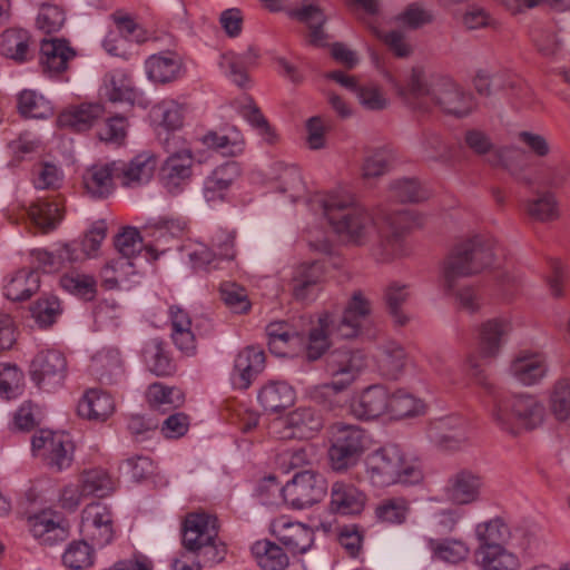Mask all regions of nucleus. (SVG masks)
<instances>
[{
  "label": "nucleus",
  "mask_w": 570,
  "mask_h": 570,
  "mask_svg": "<svg viewBox=\"0 0 570 570\" xmlns=\"http://www.w3.org/2000/svg\"><path fill=\"white\" fill-rule=\"evenodd\" d=\"M265 367L263 350L249 346L238 353L232 373V384L235 389L246 390Z\"/></svg>",
  "instance_id": "28"
},
{
  "label": "nucleus",
  "mask_w": 570,
  "mask_h": 570,
  "mask_svg": "<svg viewBox=\"0 0 570 570\" xmlns=\"http://www.w3.org/2000/svg\"><path fill=\"white\" fill-rule=\"evenodd\" d=\"M425 543L432 554V558L440 560L442 562L455 564L461 561H464L470 554V547L462 539L425 538Z\"/></svg>",
  "instance_id": "41"
},
{
  "label": "nucleus",
  "mask_w": 570,
  "mask_h": 570,
  "mask_svg": "<svg viewBox=\"0 0 570 570\" xmlns=\"http://www.w3.org/2000/svg\"><path fill=\"white\" fill-rule=\"evenodd\" d=\"M31 256L33 263L47 273L57 272L68 264L79 263L78 252L68 243L58 244L51 250L33 249Z\"/></svg>",
  "instance_id": "39"
},
{
  "label": "nucleus",
  "mask_w": 570,
  "mask_h": 570,
  "mask_svg": "<svg viewBox=\"0 0 570 570\" xmlns=\"http://www.w3.org/2000/svg\"><path fill=\"white\" fill-rule=\"evenodd\" d=\"M426 434L442 450H459L470 439L469 423L456 414L439 417L429 424Z\"/></svg>",
  "instance_id": "17"
},
{
  "label": "nucleus",
  "mask_w": 570,
  "mask_h": 570,
  "mask_svg": "<svg viewBox=\"0 0 570 570\" xmlns=\"http://www.w3.org/2000/svg\"><path fill=\"white\" fill-rule=\"evenodd\" d=\"M425 401L413 393L399 389L390 395L389 416L395 420L421 416L426 413Z\"/></svg>",
  "instance_id": "44"
},
{
  "label": "nucleus",
  "mask_w": 570,
  "mask_h": 570,
  "mask_svg": "<svg viewBox=\"0 0 570 570\" xmlns=\"http://www.w3.org/2000/svg\"><path fill=\"white\" fill-rule=\"evenodd\" d=\"M549 410L558 422L570 421V377H559L548 393Z\"/></svg>",
  "instance_id": "60"
},
{
  "label": "nucleus",
  "mask_w": 570,
  "mask_h": 570,
  "mask_svg": "<svg viewBox=\"0 0 570 570\" xmlns=\"http://www.w3.org/2000/svg\"><path fill=\"white\" fill-rule=\"evenodd\" d=\"M31 449L35 456L56 471L70 468L73 461V443L65 432L40 430L32 436Z\"/></svg>",
  "instance_id": "10"
},
{
  "label": "nucleus",
  "mask_w": 570,
  "mask_h": 570,
  "mask_svg": "<svg viewBox=\"0 0 570 570\" xmlns=\"http://www.w3.org/2000/svg\"><path fill=\"white\" fill-rule=\"evenodd\" d=\"M170 336L175 346L186 356L196 353V337L193 322L187 311L179 306L169 308Z\"/></svg>",
  "instance_id": "35"
},
{
  "label": "nucleus",
  "mask_w": 570,
  "mask_h": 570,
  "mask_svg": "<svg viewBox=\"0 0 570 570\" xmlns=\"http://www.w3.org/2000/svg\"><path fill=\"white\" fill-rule=\"evenodd\" d=\"M272 532L294 553H305L314 542V533L308 527L293 522L285 517H281L272 523Z\"/></svg>",
  "instance_id": "26"
},
{
  "label": "nucleus",
  "mask_w": 570,
  "mask_h": 570,
  "mask_svg": "<svg viewBox=\"0 0 570 570\" xmlns=\"http://www.w3.org/2000/svg\"><path fill=\"white\" fill-rule=\"evenodd\" d=\"M90 370L100 381L112 383L122 373L120 353L114 347H104L92 357Z\"/></svg>",
  "instance_id": "48"
},
{
  "label": "nucleus",
  "mask_w": 570,
  "mask_h": 570,
  "mask_svg": "<svg viewBox=\"0 0 570 570\" xmlns=\"http://www.w3.org/2000/svg\"><path fill=\"white\" fill-rule=\"evenodd\" d=\"M138 277L134 261L122 256L109 261L101 269L102 285L108 289H129Z\"/></svg>",
  "instance_id": "37"
},
{
  "label": "nucleus",
  "mask_w": 570,
  "mask_h": 570,
  "mask_svg": "<svg viewBox=\"0 0 570 570\" xmlns=\"http://www.w3.org/2000/svg\"><path fill=\"white\" fill-rule=\"evenodd\" d=\"M430 100L443 112L455 117H465L474 108L473 96L444 75L433 78Z\"/></svg>",
  "instance_id": "13"
},
{
  "label": "nucleus",
  "mask_w": 570,
  "mask_h": 570,
  "mask_svg": "<svg viewBox=\"0 0 570 570\" xmlns=\"http://www.w3.org/2000/svg\"><path fill=\"white\" fill-rule=\"evenodd\" d=\"M77 410L85 419L105 421L114 413L115 402L108 393L90 389L80 399Z\"/></svg>",
  "instance_id": "40"
},
{
  "label": "nucleus",
  "mask_w": 570,
  "mask_h": 570,
  "mask_svg": "<svg viewBox=\"0 0 570 570\" xmlns=\"http://www.w3.org/2000/svg\"><path fill=\"white\" fill-rule=\"evenodd\" d=\"M493 248V238L482 234L458 244L444 266V289L450 294L458 278L473 276L491 267L494 263Z\"/></svg>",
  "instance_id": "4"
},
{
  "label": "nucleus",
  "mask_w": 570,
  "mask_h": 570,
  "mask_svg": "<svg viewBox=\"0 0 570 570\" xmlns=\"http://www.w3.org/2000/svg\"><path fill=\"white\" fill-rule=\"evenodd\" d=\"M216 518L204 512H195L186 517L183 533V542L186 549L199 552L206 561H222L225 549L216 544Z\"/></svg>",
  "instance_id": "8"
},
{
  "label": "nucleus",
  "mask_w": 570,
  "mask_h": 570,
  "mask_svg": "<svg viewBox=\"0 0 570 570\" xmlns=\"http://www.w3.org/2000/svg\"><path fill=\"white\" fill-rule=\"evenodd\" d=\"M27 214L32 224L45 233L55 229L63 218L62 207L57 200H39L27 209Z\"/></svg>",
  "instance_id": "54"
},
{
  "label": "nucleus",
  "mask_w": 570,
  "mask_h": 570,
  "mask_svg": "<svg viewBox=\"0 0 570 570\" xmlns=\"http://www.w3.org/2000/svg\"><path fill=\"white\" fill-rule=\"evenodd\" d=\"M366 366L367 358L361 350L332 351L326 357V373L331 376V382L315 386L311 396L317 402H325L327 396L350 386Z\"/></svg>",
  "instance_id": "7"
},
{
  "label": "nucleus",
  "mask_w": 570,
  "mask_h": 570,
  "mask_svg": "<svg viewBox=\"0 0 570 570\" xmlns=\"http://www.w3.org/2000/svg\"><path fill=\"white\" fill-rule=\"evenodd\" d=\"M36 42L22 28H9L0 35V55L17 63H26L35 57Z\"/></svg>",
  "instance_id": "27"
},
{
  "label": "nucleus",
  "mask_w": 570,
  "mask_h": 570,
  "mask_svg": "<svg viewBox=\"0 0 570 570\" xmlns=\"http://www.w3.org/2000/svg\"><path fill=\"white\" fill-rule=\"evenodd\" d=\"M323 426L322 416L311 407H298L273 421L271 432L278 439H308Z\"/></svg>",
  "instance_id": "16"
},
{
  "label": "nucleus",
  "mask_w": 570,
  "mask_h": 570,
  "mask_svg": "<svg viewBox=\"0 0 570 570\" xmlns=\"http://www.w3.org/2000/svg\"><path fill=\"white\" fill-rule=\"evenodd\" d=\"M203 141L224 156H238L245 149L244 137L235 127H228L223 131H210L204 136Z\"/></svg>",
  "instance_id": "57"
},
{
  "label": "nucleus",
  "mask_w": 570,
  "mask_h": 570,
  "mask_svg": "<svg viewBox=\"0 0 570 570\" xmlns=\"http://www.w3.org/2000/svg\"><path fill=\"white\" fill-rule=\"evenodd\" d=\"M326 490L327 483L322 474L304 470L282 487V499L294 509H305L318 502Z\"/></svg>",
  "instance_id": "11"
},
{
  "label": "nucleus",
  "mask_w": 570,
  "mask_h": 570,
  "mask_svg": "<svg viewBox=\"0 0 570 570\" xmlns=\"http://www.w3.org/2000/svg\"><path fill=\"white\" fill-rule=\"evenodd\" d=\"M293 17L307 24L311 45L322 47L326 43L327 36L323 30L326 18L318 4L311 0H305L301 8L293 11Z\"/></svg>",
  "instance_id": "43"
},
{
  "label": "nucleus",
  "mask_w": 570,
  "mask_h": 570,
  "mask_svg": "<svg viewBox=\"0 0 570 570\" xmlns=\"http://www.w3.org/2000/svg\"><path fill=\"white\" fill-rule=\"evenodd\" d=\"M116 169L114 160L110 163H97L82 174V187L94 198H106L116 188Z\"/></svg>",
  "instance_id": "30"
},
{
  "label": "nucleus",
  "mask_w": 570,
  "mask_h": 570,
  "mask_svg": "<svg viewBox=\"0 0 570 570\" xmlns=\"http://www.w3.org/2000/svg\"><path fill=\"white\" fill-rule=\"evenodd\" d=\"M40 287V277L33 269H20L3 283V295L12 302L29 299Z\"/></svg>",
  "instance_id": "38"
},
{
  "label": "nucleus",
  "mask_w": 570,
  "mask_h": 570,
  "mask_svg": "<svg viewBox=\"0 0 570 570\" xmlns=\"http://www.w3.org/2000/svg\"><path fill=\"white\" fill-rule=\"evenodd\" d=\"M417 155L426 161L445 163L451 158V147L443 136L433 129L421 132L416 142Z\"/></svg>",
  "instance_id": "46"
},
{
  "label": "nucleus",
  "mask_w": 570,
  "mask_h": 570,
  "mask_svg": "<svg viewBox=\"0 0 570 570\" xmlns=\"http://www.w3.org/2000/svg\"><path fill=\"white\" fill-rule=\"evenodd\" d=\"M158 165V156L150 150L140 151L129 160H114L118 183L130 189L148 185L153 180Z\"/></svg>",
  "instance_id": "15"
},
{
  "label": "nucleus",
  "mask_w": 570,
  "mask_h": 570,
  "mask_svg": "<svg viewBox=\"0 0 570 570\" xmlns=\"http://www.w3.org/2000/svg\"><path fill=\"white\" fill-rule=\"evenodd\" d=\"M364 465L365 476L375 488L394 484L412 485L423 480L420 465L407 459L395 444H387L368 453Z\"/></svg>",
  "instance_id": "3"
},
{
  "label": "nucleus",
  "mask_w": 570,
  "mask_h": 570,
  "mask_svg": "<svg viewBox=\"0 0 570 570\" xmlns=\"http://www.w3.org/2000/svg\"><path fill=\"white\" fill-rule=\"evenodd\" d=\"M107 236V223L105 219L94 222L80 240L68 243L78 252L79 263L97 257L101 244Z\"/></svg>",
  "instance_id": "58"
},
{
  "label": "nucleus",
  "mask_w": 570,
  "mask_h": 570,
  "mask_svg": "<svg viewBox=\"0 0 570 570\" xmlns=\"http://www.w3.org/2000/svg\"><path fill=\"white\" fill-rule=\"evenodd\" d=\"M252 552L264 570H284L288 566V557L284 550L267 540L257 541L252 547Z\"/></svg>",
  "instance_id": "63"
},
{
  "label": "nucleus",
  "mask_w": 570,
  "mask_h": 570,
  "mask_svg": "<svg viewBox=\"0 0 570 570\" xmlns=\"http://www.w3.org/2000/svg\"><path fill=\"white\" fill-rule=\"evenodd\" d=\"M147 400L155 410L167 412L184 403L183 392L163 383H154L147 390Z\"/></svg>",
  "instance_id": "64"
},
{
  "label": "nucleus",
  "mask_w": 570,
  "mask_h": 570,
  "mask_svg": "<svg viewBox=\"0 0 570 570\" xmlns=\"http://www.w3.org/2000/svg\"><path fill=\"white\" fill-rule=\"evenodd\" d=\"M374 358L382 376L396 379L405 365L406 354L396 342H386L379 347Z\"/></svg>",
  "instance_id": "45"
},
{
  "label": "nucleus",
  "mask_w": 570,
  "mask_h": 570,
  "mask_svg": "<svg viewBox=\"0 0 570 570\" xmlns=\"http://www.w3.org/2000/svg\"><path fill=\"white\" fill-rule=\"evenodd\" d=\"M101 95L112 102H132L136 98L132 81L122 70H114L105 76Z\"/></svg>",
  "instance_id": "51"
},
{
  "label": "nucleus",
  "mask_w": 570,
  "mask_h": 570,
  "mask_svg": "<svg viewBox=\"0 0 570 570\" xmlns=\"http://www.w3.org/2000/svg\"><path fill=\"white\" fill-rule=\"evenodd\" d=\"M465 142L474 153L488 155V161L493 166H503L511 169L517 163V159L522 155L521 151L513 146L494 149L488 135L478 129L466 131Z\"/></svg>",
  "instance_id": "25"
},
{
  "label": "nucleus",
  "mask_w": 570,
  "mask_h": 570,
  "mask_svg": "<svg viewBox=\"0 0 570 570\" xmlns=\"http://www.w3.org/2000/svg\"><path fill=\"white\" fill-rule=\"evenodd\" d=\"M374 444L372 435L356 424L336 422L328 429V461L336 472L356 466Z\"/></svg>",
  "instance_id": "6"
},
{
  "label": "nucleus",
  "mask_w": 570,
  "mask_h": 570,
  "mask_svg": "<svg viewBox=\"0 0 570 570\" xmlns=\"http://www.w3.org/2000/svg\"><path fill=\"white\" fill-rule=\"evenodd\" d=\"M80 533L92 546L104 548L115 538L114 513L101 502L88 504L81 512Z\"/></svg>",
  "instance_id": "14"
},
{
  "label": "nucleus",
  "mask_w": 570,
  "mask_h": 570,
  "mask_svg": "<svg viewBox=\"0 0 570 570\" xmlns=\"http://www.w3.org/2000/svg\"><path fill=\"white\" fill-rule=\"evenodd\" d=\"M32 535L45 544H53L68 535V523L57 511L42 510L28 519Z\"/></svg>",
  "instance_id": "24"
},
{
  "label": "nucleus",
  "mask_w": 570,
  "mask_h": 570,
  "mask_svg": "<svg viewBox=\"0 0 570 570\" xmlns=\"http://www.w3.org/2000/svg\"><path fill=\"white\" fill-rule=\"evenodd\" d=\"M142 360L147 368L157 376L169 375L174 372V365L163 343L153 338L145 343L141 351Z\"/></svg>",
  "instance_id": "62"
},
{
  "label": "nucleus",
  "mask_w": 570,
  "mask_h": 570,
  "mask_svg": "<svg viewBox=\"0 0 570 570\" xmlns=\"http://www.w3.org/2000/svg\"><path fill=\"white\" fill-rule=\"evenodd\" d=\"M309 205L313 210L322 214L333 232L345 243L362 246L375 239L373 255L382 263L406 256L410 250L403 234L411 227L421 226L424 220L421 214L413 210L376 217L344 189L317 194Z\"/></svg>",
  "instance_id": "1"
},
{
  "label": "nucleus",
  "mask_w": 570,
  "mask_h": 570,
  "mask_svg": "<svg viewBox=\"0 0 570 570\" xmlns=\"http://www.w3.org/2000/svg\"><path fill=\"white\" fill-rule=\"evenodd\" d=\"M507 373L521 386L540 385L550 374L548 355L538 350H520L511 358Z\"/></svg>",
  "instance_id": "12"
},
{
  "label": "nucleus",
  "mask_w": 570,
  "mask_h": 570,
  "mask_svg": "<svg viewBox=\"0 0 570 570\" xmlns=\"http://www.w3.org/2000/svg\"><path fill=\"white\" fill-rule=\"evenodd\" d=\"M391 392L382 384L370 385L355 393L350 402L351 414L360 420L389 415Z\"/></svg>",
  "instance_id": "19"
},
{
  "label": "nucleus",
  "mask_w": 570,
  "mask_h": 570,
  "mask_svg": "<svg viewBox=\"0 0 570 570\" xmlns=\"http://www.w3.org/2000/svg\"><path fill=\"white\" fill-rule=\"evenodd\" d=\"M145 69L148 78L159 83L175 81L185 73L183 58L174 51L151 55L145 61Z\"/></svg>",
  "instance_id": "29"
},
{
  "label": "nucleus",
  "mask_w": 570,
  "mask_h": 570,
  "mask_svg": "<svg viewBox=\"0 0 570 570\" xmlns=\"http://www.w3.org/2000/svg\"><path fill=\"white\" fill-rule=\"evenodd\" d=\"M68 375L65 354L55 348L40 350L29 366L31 382L42 392L52 393L60 390Z\"/></svg>",
  "instance_id": "9"
},
{
  "label": "nucleus",
  "mask_w": 570,
  "mask_h": 570,
  "mask_svg": "<svg viewBox=\"0 0 570 570\" xmlns=\"http://www.w3.org/2000/svg\"><path fill=\"white\" fill-rule=\"evenodd\" d=\"M473 83L475 90L482 96L492 95V88H501L510 90L514 98L525 102L533 94L519 76L505 71L491 76L487 70H479Z\"/></svg>",
  "instance_id": "22"
},
{
  "label": "nucleus",
  "mask_w": 570,
  "mask_h": 570,
  "mask_svg": "<svg viewBox=\"0 0 570 570\" xmlns=\"http://www.w3.org/2000/svg\"><path fill=\"white\" fill-rule=\"evenodd\" d=\"M438 73L431 75L429 78L423 67L415 66L411 69L405 83L390 71L383 73L386 82L392 87L401 98L413 96L414 98H431L432 80Z\"/></svg>",
  "instance_id": "31"
},
{
  "label": "nucleus",
  "mask_w": 570,
  "mask_h": 570,
  "mask_svg": "<svg viewBox=\"0 0 570 570\" xmlns=\"http://www.w3.org/2000/svg\"><path fill=\"white\" fill-rule=\"evenodd\" d=\"M366 494L354 484L337 481L331 488L330 509L341 515H355L363 511Z\"/></svg>",
  "instance_id": "32"
},
{
  "label": "nucleus",
  "mask_w": 570,
  "mask_h": 570,
  "mask_svg": "<svg viewBox=\"0 0 570 570\" xmlns=\"http://www.w3.org/2000/svg\"><path fill=\"white\" fill-rule=\"evenodd\" d=\"M482 487L483 481L479 473L461 469L449 476L444 493L452 503L468 505L480 500Z\"/></svg>",
  "instance_id": "21"
},
{
  "label": "nucleus",
  "mask_w": 570,
  "mask_h": 570,
  "mask_svg": "<svg viewBox=\"0 0 570 570\" xmlns=\"http://www.w3.org/2000/svg\"><path fill=\"white\" fill-rule=\"evenodd\" d=\"M237 108L242 117L256 130L257 135L265 142L272 145L277 140L275 130L250 97H243Z\"/></svg>",
  "instance_id": "61"
},
{
  "label": "nucleus",
  "mask_w": 570,
  "mask_h": 570,
  "mask_svg": "<svg viewBox=\"0 0 570 570\" xmlns=\"http://www.w3.org/2000/svg\"><path fill=\"white\" fill-rule=\"evenodd\" d=\"M276 189L286 194L292 203L297 202L305 195V184L299 169L294 165H275Z\"/></svg>",
  "instance_id": "56"
},
{
  "label": "nucleus",
  "mask_w": 570,
  "mask_h": 570,
  "mask_svg": "<svg viewBox=\"0 0 570 570\" xmlns=\"http://www.w3.org/2000/svg\"><path fill=\"white\" fill-rule=\"evenodd\" d=\"M75 55V50L65 39L51 38L41 41L40 65L45 72L57 75L65 71Z\"/></svg>",
  "instance_id": "34"
},
{
  "label": "nucleus",
  "mask_w": 570,
  "mask_h": 570,
  "mask_svg": "<svg viewBox=\"0 0 570 570\" xmlns=\"http://www.w3.org/2000/svg\"><path fill=\"white\" fill-rule=\"evenodd\" d=\"M491 417L500 430L518 435L540 428L546 421L547 409L538 396L520 393L497 402Z\"/></svg>",
  "instance_id": "5"
},
{
  "label": "nucleus",
  "mask_w": 570,
  "mask_h": 570,
  "mask_svg": "<svg viewBox=\"0 0 570 570\" xmlns=\"http://www.w3.org/2000/svg\"><path fill=\"white\" fill-rule=\"evenodd\" d=\"M239 176V167L236 163H226L205 179L204 197L210 206L223 202L235 179Z\"/></svg>",
  "instance_id": "36"
},
{
  "label": "nucleus",
  "mask_w": 570,
  "mask_h": 570,
  "mask_svg": "<svg viewBox=\"0 0 570 570\" xmlns=\"http://www.w3.org/2000/svg\"><path fill=\"white\" fill-rule=\"evenodd\" d=\"M104 108L99 104H82L61 112L58 118L60 126L73 128L77 131L89 129L102 117Z\"/></svg>",
  "instance_id": "50"
},
{
  "label": "nucleus",
  "mask_w": 570,
  "mask_h": 570,
  "mask_svg": "<svg viewBox=\"0 0 570 570\" xmlns=\"http://www.w3.org/2000/svg\"><path fill=\"white\" fill-rule=\"evenodd\" d=\"M478 543L475 551H483L499 546H504L509 534V528L501 518H492L478 522L473 529Z\"/></svg>",
  "instance_id": "42"
},
{
  "label": "nucleus",
  "mask_w": 570,
  "mask_h": 570,
  "mask_svg": "<svg viewBox=\"0 0 570 570\" xmlns=\"http://www.w3.org/2000/svg\"><path fill=\"white\" fill-rule=\"evenodd\" d=\"M295 391L286 382L272 381L264 385L258 393V401L266 411L276 412L292 405Z\"/></svg>",
  "instance_id": "49"
},
{
  "label": "nucleus",
  "mask_w": 570,
  "mask_h": 570,
  "mask_svg": "<svg viewBox=\"0 0 570 570\" xmlns=\"http://www.w3.org/2000/svg\"><path fill=\"white\" fill-rule=\"evenodd\" d=\"M193 156L188 150L169 156L160 168L164 188L173 195L181 193L191 178Z\"/></svg>",
  "instance_id": "23"
},
{
  "label": "nucleus",
  "mask_w": 570,
  "mask_h": 570,
  "mask_svg": "<svg viewBox=\"0 0 570 570\" xmlns=\"http://www.w3.org/2000/svg\"><path fill=\"white\" fill-rule=\"evenodd\" d=\"M360 107L368 112H382L391 106V98L384 87L374 80L360 82L354 91Z\"/></svg>",
  "instance_id": "47"
},
{
  "label": "nucleus",
  "mask_w": 570,
  "mask_h": 570,
  "mask_svg": "<svg viewBox=\"0 0 570 570\" xmlns=\"http://www.w3.org/2000/svg\"><path fill=\"white\" fill-rule=\"evenodd\" d=\"M371 311L370 301L356 292L341 315H321L307 337L286 322L269 323L266 327L269 351L277 356H294L304 352L308 360H317L328 348L331 338L358 336L368 323Z\"/></svg>",
  "instance_id": "2"
},
{
  "label": "nucleus",
  "mask_w": 570,
  "mask_h": 570,
  "mask_svg": "<svg viewBox=\"0 0 570 570\" xmlns=\"http://www.w3.org/2000/svg\"><path fill=\"white\" fill-rule=\"evenodd\" d=\"M512 330V320L508 315H498L482 322L478 335L481 355L490 358L500 355Z\"/></svg>",
  "instance_id": "20"
},
{
  "label": "nucleus",
  "mask_w": 570,
  "mask_h": 570,
  "mask_svg": "<svg viewBox=\"0 0 570 570\" xmlns=\"http://www.w3.org/2000/svg\"><path fill=\"white\" fill-rule=\"evenodd\" d=\"M474 558L480 570H519L520 568L518 556L504 546L474 551Z\"/></svg>",
  "instance_id": "55"
},
{
  "label": "nucleus",
  "mask_w": 570,
  "mask_h": 570,
  "mask_svg": "<svg viewBox=\"0 0 570 570\" xmlns=\"http://www.w3.org/2000/svg\"><path fill=\"white\" fill-rule=\"evenodd\" d=\"M322 274V266L317 262L297 265L292 272L289 282L293 297L301 302L313 299L316 296Z\"/></svg>",
  "instance_id": "33"
},
{
  "label": "nucleus",
  "mask_w": 570,
  "mask_h": 570,
  "mask_svg": "<svg viewBox=\"0 0 570 570\" xmlns=\"http://www.w3.org/2000/svg\"><path fill=\"white\" fill-rule=\"evenodd\" d=\"M82 491L89 497L105 498L115 492L117 482L115 478L102 468H92L82 471L78 476Z\"/></svg>",
  "instance_id": "52"
},
{
  "label": "nucleus",
  "mask_w": 570,
  "mask_h": 570,
  "mask_svg": "<svg viewBox=\"0 0 570 570\" xmlns=\"http://www.w3.org/2000/svg\"><path fill=\"white\" fill-rule=\"evenodd\" d=\"M527 215L540 223H550L559 219L561 212L557 196L551 190H542L527 200Z\"/></svg>",
  "instance_id": "53"
},
{
  "label": "nucleus",
  "mask_w": 570,
  "mask_h": 570,
  "mask_svg": "<svg viewBox=\"0 0 570 570\" xmlns=\"http://www.w3.org/2000/svg\"><path fill=\"white\" fill-rule=\"evenodd\" d=\"M235 234L220 230L213 238V249L199 245L189 253V259L197 269L220 268L223 262H229L235 257L234 250Z\"/></svg>",
  "instance_id": "18"
},
{
  "label": "nucleus",
  "mask_w": 570,
  "mask_h": 570,
  "mask_svg": "<svg viewBox=\"0 0 570 570\" xmlns=\"http://www.w3.org/2000/svg\"><path fill=\"white\" fill-rule=\"evenodd\" d=\"M411 295V286L400 281H392L385 288V303L394 322L400 326L407 324L410 321L402 306L409 302Z\"/></svg>",
  "instance_id": "59"
}]
</instances>
